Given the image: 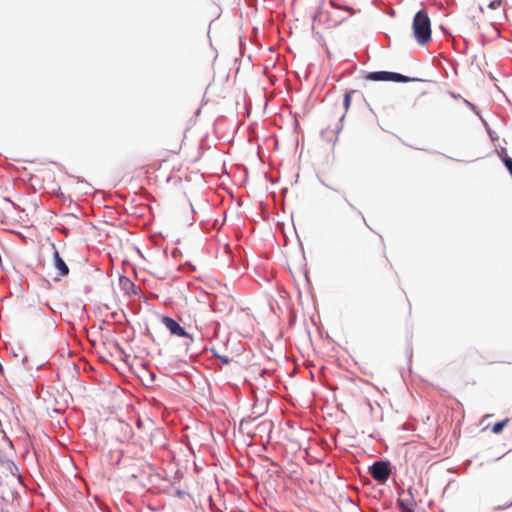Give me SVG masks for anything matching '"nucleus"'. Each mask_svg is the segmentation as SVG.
Returning <instances> with one entry per match:
<instances>
[{
    "label": "nucleus",
    "instance_id": "1",
    "mask_svg": "<svg viewBox=\"0 0 512 512\" xmlns=\"http://www.w3.org/2000/svg\"><path fill=\"white\" fill-rule=\"evenodd\" d=\"M133 438L134 443L138 444L142 449L165 446L163 431L153 425L143 426L140 421L137 423V431L133 433Z\"/></svg>",
    "mask_w": 512,
    "mask_h": 512
},
{
    "label": "nucleus",
    "instance_id": "2",
    "mask_svg": "<svg viewBox=\"0 0 512 512\" xmlns=\"http://www.w3.org/2000/svg\"><path fill=\"white\" fill-rule=\"evenodd\" d=\"M413 35L420 45L431 41V21L425 10L418 11L412 23Z\"/></svg>",
    "mask_w": 512,
    "mask_h": 512
},
{
    "label": "nucleus",
    "instance_id": "3",
    "mask_svg": "<svg viewBox=\"0 0 512 512\" xmlns=\"http://www.w3.org/2000/svg\"><path fill=\"white\" fill-rule=\"evenodd\" d=\"M365 78L371 81H392V82H418V83H426L427 81L417 78L406 76L396 72H387V71H376L368 73Z\"/></svg>",
    "mask_w": 512,
    "mask_h": 512
},
{
    "label": "nucleus",
    "instance_id": "4",
    "mask_svg": "<svg viewBox=\"0 0 512 512\" xmlns=\"http://www.w3.org/2000/svg\"><path fill=\"white\" fill-rule=\"evenodd\" d=\"M161 323L167 328L171 335L184 338L185 345L189 346L193 342L192 336L173 318L163 315L161 317Z\"/></svg>",
    "mask_w": 512,
    "mask_h": 512
},
{
    "label": "nucleus",
    "instance_id": "5",
    "mask_svg": "<svg viewBox=\"0 0 512 512\" xmlns=\"http://www.w3.org/2000/svg\"><path fill=\"white\" fill-rule=\"evenodd\" d=\"M339 132V125L337 123H334L333 125H328L327 127L323 128L321 130L320 136L322 141L326 145L331 146V148L333 149L338 140Z\"/></svg>",
    "mask_w": 512,
    "mask_h": 512
},
{
    "label": "nucleus",
    "instance_id": "6",
    "mask_svg": "<svg viewBox=\"0 0 512 512\" xmlns=\"http://www.w3.org/2000/svg\"><path fill=\"white\" fill-rule=\"evenodd\" d=\"M389 465L386 462H376L370 468V474L376 481L385 482L390 476Z\"/></svg>",
    "mask_w": 512,
    "mask_h": 512
},
{
    "label": "nucleus",
    "instance_id": "7",
    "mask_svg": "<svg viewBox=\"0 0 512 512\" xmlns=\"http://www.w3.org/2000/svg\"><path fill=\"white\" fill-rule=\"evenodd\" d=\"M54 266L58 271V276H66L69 273V268L61 258L57 250L54 251Z\"/></svg>",
    "mask_w": 512,
    "mask_h": 512
},
{
    "label": "nucleus",
    "instance_id": "8",
    "mask_svg": "<svg viewBox=\"0 0 512 512\" xmlns=\"http://www.w3.org/2000/svg\"><path fill=\"white\" fill-rule=\"evenodd\" d=\"M398 504H399L402 512H414V509L416 507V503L412 499H410V500L400 499L398 501Z\"/></svg>",
    "mask_w": 512,
    "mask_h": 512
},
{
    "label": "nucleus",
    "instance_id": "9",
    "mask_svg": "<svg viewBox=\"0 0 512 512\" xmlns=\"http://www.w3.org/2000/svg\"><path fill=\"white\" fill-rule=\"evenodd\" d=\"M259 100V103L255 104V107H253V104L251 101H249L247 104H246V108H247V111L248 113H251V111L254 109L255 111H258L259 109H263L265 110L266 107H267V98H258Z\"/></svg>",
    "mask_w": 512,
    "mask_h": 512
},
{
    "label": "nucleus",
    "instance_id": "10",
    "mask_svg": "<svg viewBox=\"0 0 512 512\" xmlns=\"http://www.w3.org/2000/svg\"><path fill=\"white\" fill-rule=\"evenodd\" d=\"M509 422V418H505L504 420L502 421H499L497 423H495L492 427H491V431L492 433L494 434H500L504 427H506V425L508 424Z\"/></svg>",
    "mask_w": 512,
    "mask_h": 512
},
{
    "label": "nucleus",
    "instance_id": "11",
    "mask_svg": "<svg viewBox=\"0 0 512 512\" xmlns=\"http://www.w3.org/2000/svg\"><path fill=\"white\" fill-rule=\"evenodd\" d=\"M3 465L8 469L12 478L20 480V476L17 474L18 469L13 462L7 461Z\"/></svg>",
    "mask_w": 512,
    "mask_h": 512
},
{
    "label": "nucleus",
    "instance_id": "12",
    "mask_svg": "<svg viewBox=\"0 0 512 512\" xmlns=\"http://www.w3.org/2000/svg\"><path fill=\"white\" fill-rule=\"evenodd\" d=\"M120 284L127 291V293H130L129 290L134 288V284L126 277L120 278Z\"/></svg>",
    "mask_w": 512,
    "mask_h": 512
},
{
    "label": "nucleus",
    "instance_id": "13",
    "mask_svg": "<svg viewBox=\"0 0 512 512\" xmlns=\"http://www.w3.org/2000/svg\"><path fill=\"white\" fill-rule=\"evenodd\" d=\"M502 5H503V0H490L487 7L490 10H496V9L501 8Z\"/></svg>",
    "mask_w": 512,
    "mask_h": 512
},
{
    "label": "nucleus",
    "instance_id": "14",
    "mask_svg": "<svg viewBox=\"0 0 512 512\" xmlns=\"http://www.w3.org/2000/svg\"><path fill=\"white\" fill-rule=\"evenodd\" d=\"M109 345L111 347V349H113L115 351V353H122V348L120 347V345L118 344L117 341H110L109 342Z\"/></svg>",
    "mask_w": 512,
    "mask_h": 512
},
{
    "label": "nucleus",
    "instance_id": "15",
    "mask_svg": "<svg viewBox=\"0 0 512 512\" xmlns=\"http://www.w3.org/2000/svg\"><path fill=\"white\" fill-rule=\"evenodd\" d=\"M503 160H504L506 168L509 170V172L512 175V158L506 156Z\"/></svg>",
    "mask_w": 512,
    "mask_h": 512
},
{
    "label": "nucleus",
    "instance_id": "16",
    "mask_svg": "<svg viewBox=\"0 0 512 512\" xmlns=\"http://www.w3.org/2000/svg\"><path fill=\"white\" fill-rule=\"evenodd\" d=\"M512 505V499L506 502L504 505H498L497 508H508Z\"/></svg>",
    "mask_w": 512,
    "mask_h": 512
},
{
    "label": "nucleus",
    "instance_id": "17",
    "mask_svg": "<svg viewBox=\"0 0 512 512\" xmlns=\"http://www.w3.org/2000/svg\"><path fill=\"white\" fill-rule=\"evenodd\" d=\"M350 99H351V98H344V106H345L346 108H348V106H349V104H350Z\"/></svg>",
    "mask_w": 512,
    "mask_h": 512
},
{
    "label": "nucleus",
    "instance_id": "18",
    "mask_svg": "<svg viewBox=\"0 0 512 512\" xmlns=\"http://www.w3.org/2000/svg\"><path fill=\"white\" fill-rule=\"evenodd\" d=\"M480 11L483 13L484 12V9L482 6L479 7Z\"/></svg>",
    "mask_w": 512,
    "mask_h": 512
}]
</instances>
